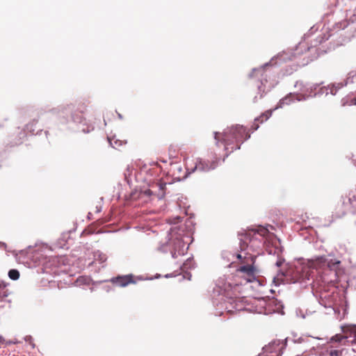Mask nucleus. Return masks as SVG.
<instances>
[{"mask_svg": "<svg viewBox=\"0 0 356 356\" xmlns=\"http://www.w3.org/2000/svg\"><path fill=\"white\" fill-rule=\"evenodd\" d=\"M250 137L246 129L241 125H235L227 128L222 134L215 133V139L222 141L225 149L229 153L240 149L241 143Z\"/></svg>", "mask_w": 356, "mask_h": 356, "instance_id": "f257e3e1", "label": "nucleus"}, {"mask_svg": "<svg viewBox=\"0 0 356 356\" xmlns=\"http://www.w3.org/2000/svg\"><path fill=\"white\" fill-rule=\"evenodd\" d=\"M270 232L266 227L259 226L257 228L246 231L243 235V238H241V240H243L245 243L248 241L250 243L253 239H257V236H259L263 239L264 238H268Z\"/></svg>", "mask_w": 356, "mask_h": 356, "instance_id": "f03ea898", "label": "nucleus"}, {"mask_svg": "<svg viewBox=\"0 0 356 356\" xmlns=\"http://www.w3.org/2000/svg\"><path fill=\"white\" fill-rule=\"evenodd\" d=\"M218 165L217 161H203L202 159L197 160L195 168L193 170H197L202 172H208L213 170Z\"/></svg>", "mask_w": 356, "mask_h": 356, "instance_id": "7ed1b4c3", "label": "nucleus"}, {"mask_svg": "<svg viewBox=\"0 0 356 356\" xmlns=\"http://www.w3.org/2000/svg\"><path fill=\"white\" fill-rule=\"evenodd\" d=\"M111 282L120 287H125L130 284H135L134 276L133 275H127L113 277Z\"/></svg>", "mask_w": 356, "mask_h": 356, "instance_id": "20e7f679", "label": "nucleus"}, {"mask_svg": "<svg viewBox=\"0 0 356 356\" xmlns=\"http://www.w3.org/2000/svg\"><path fill=\"white\" fill-rule=\"evenodd\" d=\"M250 260L252 262L251 264L242 266L236 270V276H239L240 274L245 275L248 277H253L254 275L256 268L253 264L254 263L255 257H250Z\"/></svg>", "mask_w": 356, "mask_h": 356, "instance_id": "39448f33", "label": "nucleus"}, {"mask_svg": "<svg viewBox=\"0 0 356 356\" xmlns=\"http://www.w3.org/2000/svg\"><path fill=\"white\" fill-rule=\"evenodd\" d=\"M240 284L228 283L225 285V290L227 296H229L230 298H238L240 296L239 291Z\"/></svg>", "mask_w": 356, "mask_h": 356, "instance_id": "423d86ee", "label": "nucleus"}, {"mask_svg": "<svg viewBox=\"0 0 356 356\" xmlns=\"http://www.w3.org/2000/svg\"><path fill=\"white\" fill-rule=\"evenodd\" d=\"M326 265L330 270L335 272V275L337 277L343 273V270L340 267L341 261L339 259H330V261L327 260Z\"/></svg>", "mask_w": 356, "mask_h": 356, "instance_id": "0eeeda50", "label": "nucleus"}, {"mask_svg": "<svg viewBox=\"0 0 356 356\" xmlns=\"http://www.w3.org/2000/svg\"><path fill=\"white\" fill-rule=\"evenodd\" d=\"M327 264V259L325 256L317 257L309 261V266L312 268H321Z\"/></svg>", "mask_w": 356, "mask_h": 356, "instance_id": "6e6552de", "label": "nucleus"}, {"mask_svg": "<svg viewBox=\"0 0 356 356\" xmlns=\"http://www.w3.org/2000/svg\"><path fill=\"white\" fill-rule=\"evenodd\" d=\"M71 110L74 111V113L72 115L73 120L78 122H81L83 120L82 114L86 111V106L81 104L79 105L76 109L73 107Z\"/></svg>", "mask_w": 356, "mask_h": 356, "instance_id": "1a4fd4ad", "label": "nucleus"}, {"mask_svg": "<svg viewBox=\"0 0 356 356\" xmlns=\"http://www.w3.org/2000/svg\"><path fill=\"white\" fill-rule=\"evenodd\" d=\"M174 250L172 251L173 257H176L177 254H184V243L181 239L177 238L174 242Z\"/></svg>", "mask_w": 356, "mask_h": 356, "instance_id": "9d476101", "label": "nucleus"}, {"mask_svg": "<svg viewBox=\"0 0 356 356\" xmlns=\"http://www.w3.org/2000/svg\"><path fill=\"white\" fill-rule=\"evenodd\" d=\"M344 334H346V337L348 338H353L350 342L352 343H356V325H350L346 327L343 330Z\"/></svg>", "mask_w": 356, "mask_h": 356, "instance_id": "9b49d317", "label": "nucleus"}, {"mask_svg": "<svg viewBox=\"0 0 356 356\" xmlns=\"http://www.w3.org/2000/svg\"><path fill=\"white\" fill-rule=\"evenodd\" d=\"M342 350L334 349L332 346L327 348L323 353V356H341Z\"/></svg>", "mask_w": 356, "mask_h": 356, "instance_id": "f8f14e48", "label": "nucleus"}, {"mask_svg": "<svg viewBox=\"0 0 356 356\" xmlns=\"http://www.w3.org/2000/svg\"><path fill=\"white\" fill-rule=\"evenodd\" d=\"M272 115V111L268 110L262 113L259 117L255 119V121H258L259 123H263L264 121H266Z\"/></svg>", "mask_w": 356, "mask_h": 356, "instance_id": "ddd939ff", "label": "nucleus"}, {"mask_svg": "<svg viewBox=\"0 0 356 356\" xmlns=\"http://www.w3.org/2000/svg\"><path fill=\"white\" fill-rule=\"evenodd\" d=\"M347 339H348V337H346V334H344V335H342V334H336L334 336H333L331 339H330V341L332 342H342V341L343 340H346Z\"/></svg>", "mask_w": 356, "mask_h": 356, "instance_id": "4468645a", "label": "nucleus"}, {"mask_svg": "<svg viewBox=\"0 0 356 356\" xmlns=\"http://www.w3.org/2000/svg\"><path fill=\"white\" fill-rule=\"evenodd\" d=\"M9 277L13 280H17L19 277V272L16 269H11L8 272Z\"/></svg>", "mask_w": 356, "mask_h": 356, "instance_id": "2eb2a0df", "label": "nucleus"}, {"mask_svg": "<svg viewBox=\"0 0 356 356\" xmlns=\"http://www.w3.org/2000/svg\"><path fill=\"white\" fill-rule=\"evenodd\" d=\"M8 295V290L6 285H0V300H2Z\"/></svg>", "mask_w": 356, "mask_h": 356, "instance_id": "dca6fc26", "label": "nucleus"}, {"mask_svg": "<svg viewBox=\"0 0 356 356\" xmlns=\"http://www.w3.org/2000/svg\"><path fill=\"white\" fill-rule=\"evenodd\" d=\"M76 282H78V283L88 284L89 283V280L86 277H79L77 278Z\"/></svg>", "mask_w": 356, "mask_h": 356, "instance_id": "f3484780", "label": "nucleus"}, {"mask_svg": "<svg viewBox=\"0 0 356 356\" xmlns=\"http://www.w3.org/2000/svg\"><path fill=\"white\" fill-rule=\"evenodd\" d=\"M354 202H356V197L353 196V197H349L348 200V203L349 204L353 205V207H356V204H354Z\"/></svg>", "mask_w": 356, "mask_h": 356, "instance_id": "a211bd4d", "label": "nucleus"}, {"mask_svg": "<svg viewBox=\"0 0 356 356\" xmlns=\"http://www.w3.org/2000/svg\"><path fill=\"white\" fill-rule=\"evenodd\" d=\"M259 127V124L258 121L254 120V122H253V124L251 127V129L252 131H256V130H257Z\"/></svg>", "mask_w": 356, "mask_h": 356, "instance_id": "6ab92c4d", "label": "nucleus"}, {"mask_svg": "<svg viewBox=\"0 0 356 356\" xmlns=\"http://www.w3.org/2000/svg\"><path fill=\"white\" fill-rule=\"evenodd\" d=\"M283 261L282 260H278L277 262H276V265L277 266H281L282 264Z\"/></svg>", "mask_w": 356, "mask_h": 356, "instance_id": "aec40b11", "label": "nucleus"}, {"mask_svg": "<svg viewBox=\"0 0 356 356\" xmlns=\"http://www.w3.org/2000/svg\"><path fill=\"white\" fill-rule=\"evenodd\" d=\"M351 102H352L353 104L356 105V97L353 98V99L351 100Z\"/></svg>", "mask_w": 356, "mask_h": 356, "instance_id": "412c9836", "label": "nucleus"}, {"mask_svg": "<svg viewBox=\"0 0 356 356\" xmlns=\"http://www.w3.org/2000/svg\"><path fill=\"white\" fill-rule=\"evenodd\" d=\"M287 100V98H284L280 101V104H284L285 101Z\"/></svg>", "mask_w": 356, "mask_h": 356, "instance_id": "4be33fe9", "label": "nucleus"}, {"mask_svg": "<svg viewBox=\"0 0 356 356\" xmlns=\"http://www.w3.org/2000/svg\"><path fill=\"white\" fill-rule=\"evenodd\" d=\"M237 258L241 259V255L240 254H237Z\"/></svg>", "mask_w": 356, "mask_h": 356, "instance_id": "5701e85b", "label": "nucleus"}, {"mask_svg": "<svg viewBox=\"0 0 356 356\" xmlns=\"http://www.w3.org/2000/svg\"><path fill=\"white\" fill-rule=\"evenodd\" d=\"M254 240H256V239L254 238V239H253L252 241H254ZM257 240H259V242H261V240H260L258 237H257Z\"/></svg>", "mask_w": 356, "mask_h": 356, "instance_id": "b1692460", "label": "nucleus"}, {"mask_svg": "<svg viewBox=\"0 0 356 356\" xmlns=\"http://www.w3.org/2000/svg\"><path fill=\"white\" fill-rule=\"evenodd\" d=\"M241 309H242V308H237V310H238V311H240Z\"/></svg>", "mask_w": 356, "mask_h": 356, "instance_id": "393cba45", "label": "nucleus"}]
</instances>
